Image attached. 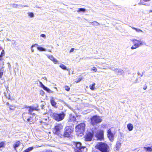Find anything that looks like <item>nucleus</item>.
Listing matches in <instances>:
<instances>
[{
	"label": "nucleus",
	"mask_w": 152,
	"mask_h": 152,
	"mask_svg": "<svg viewBox=\"0 0 152 152\" xmlns=\"http://www.w3.org/2000/svg\"><path fill=\"white\" fill-rule=\"evenodd\" d=\"M96 147L102 152H109V147L107 144L102 142L98 143Z\"/></svg>",
	"instance_id": "obj_1"
},
{
	"label": "nucleus",
	"mask_w": 152,
	"mask_h": 152,
	"mask_svg": "<svg viewBox=\"0 0 152 152\" xmlns=\"http://www.w3.org/2000/svg\"><path fill=\"white\" fill-rule=\"evenodd\" d=\"M85 124L84 123H80L75 127V131L79 134L83 133L85 130Z\"/></svg>",
	"instance_id": "obj_2"
},
{
	"label": "nucleus",
	"mask_w": 152,
	"mask_h": 152,
	"mask_svg": "<svg viewBox=\"0 0 152 152\" xmlns=\"http://www.w3.org/2000/svg\"><path fill=\"white\" fill-rule=\"evenodd\" d=\"M74 128L72 126H67L64 129V135L65 137H69L73 131Z\"/></svg>",
	"instance_id": "obj_3"
},
{
	"label": "nucleus",
	"mask_w": 152,
	"mask_h": 152,
	"mask_svg": "<svg viewBox=\"0 0 152 152\" xmlns=\"http://www.w3.org/2000/svg\"><path fill=\"white\" fill-rule=\"evenodd\" d=\"M91 124L94 126L96 124L102 122V119L99 116L94 115L91 118Z\"/></svg>",
	"instance_id": "obj_4"
},
{
	"label": "nucleus",
	"mask_w": 152,
	"mask_h": 152,
	"mask_svg": "<svg viewBox=\"0 0 152 152\" xmlns=\"http://www.w3.org/2000/svg\"><path fill=\"white\" fill-rule=\"evenodd\" d=\"M53 117L54 119L58 121L62 120L65 115V114L64 112H62L59 114L53 113Z\"/></svg>",
	"instance_id": "obj_5"
},
{
	"label": "nucleus",
	"mask_w": 152,
	"mask_h": 152,
	"mask_svg": "<svg viewBox=\"0 0 152 152\" xmlns=\"http://www.w3.org/2000/svg\"><path fill=\"white\" fill-rule=\"evenodd\" d=\"M132 41L134 44V45L131 47V49L132 50L137 48L143 44L142 41L134 39L132 40Z\"/></svg>",
	"instance_id": "obj_6"
},
{
	"label": "nucleus",
	"mask_w": 152,
	"mask_h": 152,
	"mask_svg": "<svg viewBox=\"0 0 152 152\" xmlns=\"http://www.w3.org/2000/svg\"><path fill=\"white\" fill-rule=\"evenodd\" d=\"M62 128V124H58L55 126L53 132L55 134L58 135L60 133L61 130Z\"/></svg>",
	"instance_id": "obj_7"
},
{
	"label": "nucleus",
	"mask_w": 152,
	"mask_h": 152,
	"mask_svg": "<svg viewBox=\"0 0 152 152\" xmlns=\"http://www.w3.org/2000/svg\"><path fill=\"white\" fill-rule=\"evenodd\" d=\"M76 148L75 149V152H82V150L85 148V147L81 146V144L80 142L75 143Z\"/></svg>",
	"instance_id": "obj_8"
},
{
	"label": "nucleus",
	"mask_w": 152,
	"mask_h": 152,
	"mask_svg": "<svg viewBox=\"0 0 152 152\" xmlns=\"http://www.w3.org/2000/svg\"><path fill=\"white\" fill-rule=\"evenodd\" d=\"M94 136V134L91 132L87 134L84 136L85 140L87 141H89L91 140Z\"/></svg>",
	"instance_id": "obj_9"
},
{
	"label": "nucleus",
	"mask_w": 152,
	"mask_h": 152,
	"mask_svg": "<svg viewBox=\"0 0 152 152\" xmlns=\"http://www.w3.org/2000/svg\"><path fill=\"white\" fill-rule=\"evenodd\" d=\"M36 107H33L31 106H30V107H29V109L28 110L29 113L30 115H33L34 116L35 115V113H33L32 112L34 110H36L37 111H38V109H37V107H38V105L37 104Z\"/></svg>",
	"instance_id": "obj_10"
},
{
	"label": "nucleus",
	"mask_w": 152,
	"mask_h": 152,
	"mask_svg": "<svg viewBox=\"0 0 152 152\" xmlns=\"http://www.w3.org/2000/svg\"><path fill=\"white\" fill-rule=\"evenodd\" d=\"M114 134H113L111 131L110 129H109L107 131V135L108 138L111 141H113L114 137Z\"/></svg>",
	"instance_id": "obj_11"
},
{
	"label": "nucleus",
	"mask_w": 152,
	"mask_h": 152,
	"mask_svg": "<svg viewBox=\"0 0 152 152\" xmlns=\"http://www.w3.org/2000/svg\"><path fill=\"white\" fill-rule=\"evenodd\" d=\"M104 132L102 130H101L96 133L95 136L99 140H101L103 138Z\"/></svg>",
	"instance_id": "obj_12"
},
{
	"label": "nucleus",
	"mask_w": 152,
	"mask_h": 152,
	"mask_svg": "<svg viewBox=\"0 0 152 152\" xmlns=\"http://www.w3.org/2000/svg\"><path fill=\"white\" fill-rule=\"evenodd\" d=\"M48 58L52 61L54 64H57L58 61L52 55H46Z\"/></svg>",
	"instance_id": "obj_13"
},
{
	"label": "nucleus",
	"mask_w": 152,
	"mask_h": 152,
	"mask_svg": "<svg viewBox=\"0 0 152 152\" xmlns=\"http://www.w3.org/2000/svg\"><path fill=\"white\" fill-rule=\"evenodd\" d=\"M20 143V142L19 141H16L15 142L13 145V147L15 150H16V148L19 147Z\"/></svg>",
	"instance_id": "obj_14"
},
{
	"label": "nucleus",
	"mask_w": 152,
	"mask_h": 152,
	"mask_svg": "<svg viewBox=\"0 0 152 152\" xmlns=\"http://www.w3.org/2000/svg\"><path fill=\"white\" fill-rule=\"evenodd\" d=\"M115 72H117L119 74L122 75L124 72L123 70L121 69L116 68L114 70Z\"/></svg>",
	"instance_id": "obj_15"
},
{
	"label": "nucleus",
	"mask_w": 152,
	"mask_h": 152,
	"mask_svg": "<svg viewBox=\"0 0 152 152\" xmlns=\"http://www.w3.org/2000/svg\"><path fill=\"white\" fill-rule=\"evenodd\" d=\"M75 120L76 118L75 117L74 115H71L69 118V121L74 122V121H75Z\"/></svg>",
	"instance_id": "obj_16"
},
{
	"label": "nucleus",
	"mask_w": 152,
	"mask_h": 152,
	"mask_svg": "<svg viewBox=\"0 0 152 152\" xmlns=\"http://www.w3.org/2000/svg\"><path fill=\"white\" fill-rule=\"evenodd\" d=\"M143 148L145 149L146 151L151 152L152 151V145L151 147H144Z\"/></svg>",
	"instance_id": "obj_17"
},
{
	"label": "nucleus",
	"mask_w": 152,
	"mask_h": 152,
	"mask_svg": "<svg viewBox=\"0 0 152 152\" xmlns=\"http://www.w3.org/2000/svg\"><path fill=\"white\" fill-rule=\"evenodd\" d=\"M127 127L128 130L129 131H132L133 129V125L132 124H131V123L128 124H127Z\"/></svg>",
	"instance_id": "obj_18"
},
{
	"label": "nucleus",
	"mask_w": 152,
	"mask_h": 152,
	"mask_svg": "<svg viewBox=\"0 0 152 152\" xmlns=\"http://www.w3.org/2000/svg\"><path fill=\"white\" fill-rule=\"evenodd\" d=\"M51 99L50 100V103L52 106L55 107L56 104V103L53 100V98H51Z\"/></svg>",
	"instance_id": "obj_19"
},
{
	"label": "nucleus",
	"mask_w": 152,
	"mask_h": 152,
	"mask_svg": "<svg viewBox=\"0 0 152 152\" xmlns=\"http://www.w3.org/2000/svg\"><path fill=\"white\" fill-rule=\"evenodd\" d=\"M121 146V143H120L119 142H117L116 144L115 147V150L117 151H118L119 150V148H120Z\"/></svg>",
	"instance_id": "obj_20"
},
{
	"label": "nucleus",
	"mask_w": 152,
	"mask_h": 152,
	"mask_svg": "<svg viewBox=\"0 0 152 152\" xmlns=\"http://www.w3.org/2000/svg\"><path fill=\"white\" fill-rule=\"evenodd\" d=\"M37 49L40 51H46L47 50L46 49H45L43 47H39V45L38 46H37Z\"/></svg>",
	"instance_id": "obj_21"
},
{
	"label": "nucleus",
	"mask_w": 152,
	"mask_h": 152,
	"mask_svg": "<svg viewBox=\"0 0 152 152\" xmlns=\"http://www.w3.org/2000/svg\"><path fill=\"white\" fill-rule=\"evenodd\" d=\"M86 10L85 8H80L78 9V10H77V12H85Z\"/></svg>",
	"instance_id": "obj_22"
},
{
	"label": "nucleus",
	"mask_w": 152,
	"mask_h": 152,
	"mask_svg": "<svg viewBox=\"0 0 152 152\" xmlns=\"http://www.w3.org/2000/svg\"><path fill=\"white\" fill-rule=\"evenodd\" d=\"M89 23H91V24L93 25L94 26H97L99 25H100L99 23L97 22L96 21H94L93 22H89Z\"/></svg>",
	"instance_id": "obj_23"
},
{
	"label": "nucleus",
	"mask_w": 152,
	"mask_h": 152,
	"mask_svg": "<svg viewBox=\"0 0 152 152\" xmlns=\"http://www.w3.org/2000/svg\"><path fill=\"white\" fill-rule=\"evenodd\" d=\"M33 149V147H31L26 149L23 152H29L32 151Z\"/></svg>",
	"instance_id": "obj_24"
},
{
	"label": "nucleus",
	"mask_w": 152,
	"mask_h": 152,
	"mask_svg": "<svg viewBox=\"0 0 152 152\" xmlns=\"http://www.w3.org/2000/svg\"><path fill=\"white\" fill-rule=\"evenodd\" d=\"M3 67H1L0 68V78L2 77L3 74L4 69H3Z\"/></svg>",
	"instance_id": "obj_25"
},
{
	"label": "nucleus",
	"mask_w": 152,
	"mask_h": 152,
	"mask_svg": "<svg viewBox=\"0 0 152 152\" xmlns=\"http://www.w3.org/2000/svg\"><path fill=\"white\" fill-rule=\"evenodd\" d=\"M42 88L45 90L46 91L48 92H50L51 90L50 89L45 86L44 85H43Z\"/></svg>",
	"instance_id": "obj_26"
},
{
	"label": "nucleus",
	"mask_w": 152,
	"mask_h": 152,
	"mask_svg": "<svg viewBox=\"0 0 152 152\" xmlns=\"http://www.w3.org/2000/svg\"><path fill=\"white\" fill-rule=\"evenodd\" d=\"M150 0H140V4H142L146 5L147 4H145L143 1L147 2L150 1Z\"/></svg>",
	"instance_id": "obj_27"
},
{
	"label": "nucleus",
	"mask_w": 152,
	"mask_h": 152,
	"mask_svg": "<svg viewBox=\"0 0 152 152\" xmlns=\"http://www.w3.org/2000/svg\"><path fill=\"white\" fill-rule=\"evenodd\" d=\"M131 27L132 29H133L134 30H135L137 32H143V31L142 30H140V29H139V28H134V27Z\"/></svg>",
	"instance_id": "obj_28"
},
{
	"label": "nucleus",
	"mask_w": 152,
	"mask_h": 152,
	"mask_svg": "<svg viewBox=\"0 0 152 152\" xmlns=\"http://www.w3.org/2000/svg\"><path fill=\"white\" fill-rule=\"evenodd\" d=\"M59 66L63 69L67 70L66 69V67L63 64H61Z\"/></svg>",
	"instance_id": "obj_29"
},
{
	"label": "nucleus",
	"mask_w": 152,
	"mask_h": 152,
	"mask_svg": "<svg viewBox=\"0 0 152 152\" xmlns=\"http://www.w3.org/2000/svg\"><path fill=\"white\" fill-rule=\"evenodd\" d=\"M5 144L4 142H0V149L1 148H4Z\"/></svg>",
	"instance_id": "obj_30"
},
{
	"label": "nucleus",
	"mask_w": 152,
	"mask_h": 152,
	"mask_svg": "<svg viewBox=\"0 0 152 152\" xmlns=\"http://www.w3.org/2000/svg\"><path fill=\"white\" fill-rule=\"evenodd\" d=\"M28 15L31 18H33L34 16L33 13L32 12H28Z\"/></svg>",
	"instance_id": "obj_31"
},
{
	"label": "nucleus",
	"mask_w": 152,
	"mask_h": 152,
	"mask_svg": "<svg viewBox=\"0 0 152 152\" xmlns=\"http://www.w3.org/2000/svg\"><path fill=\"white\" fill-rule=\"evenodd\" d=\"M39 45L37 44H35L32 45L31 46V51L33 52L34 51V50L33 49V48L34 47H37V46H38Z\"/></svg>",
	"instance_id": "obj_32"
},
{
	"label": "nucleus",
	"mask_w": 152,
	"mask_h": 152,
	"mask_svg": "<svg viewBox=\"0 0 152 152\" xmlns=\"http://www.w3.org/2000/svg\"><path fill=\"white\" fill-rule=\"evenodd\" d=\"M95 84L94 83H93L92 85H90V88L92 90H93L94 89V86Z\"/></svg>",
	"instance_id": "obj_33"
},
{
	"label": "nucleus",
	"mask_w": 152,
	"mask_h": 152,
	"mask_svg": "<svg viewBox=\"0 0 152 152\" xmlns=\"http://www.w3.org/2000/svg\"><path fill=\"white\" fill-rule=\"evenodd\" d=\"M12 7H13L16 8L18 6H21L20 5H18L15 4H12Z\"/></svg>",
	"instance_id": "obj_34"
},
{
	"label": "nucleus",
	"mask_w": 152,
	"mask_h": 152,
	"mask_svg": "<svg viewBox=\"0 0 152 152\" xmlns=\"http://www.w3.org/2000/svg\"><path fill=\"white\" fill-rule=\"evenodd\" d=\"M5 54V52L4 50H2L1 51V53L0 56L1 57H3Z\"/></svg>",
	"instance_id": "obj_35"
},
{
	"label": "nucleus",
	"mask_w": 152,
	"mask_h": 152,
	"mask_svg": "<svg viewBox=\"0 0 152 152\" xmlns=\"http://www.w3.org/2000/svg\"><path fill=\"white\" fill-rule=\"evenodd\" d=\"M70 88L68 86H66L65 87V89L67 91H69L70 90Z\"/></svg>",
	"instance_id": "obj_36"
},
{
	"label": "nucleus",
	"mask_w": 152,
	"mask_h": 152,
	"mask_svg": "<svg viewBox=\"0 0 152 152\" xmlns=\"http://www.w3.org/2000/svg\"><path fill=\"white\" fill-rule=\"evenodd\" d=\"M92 70L94 71L95 72H96V71L97 70V69H96V67H95L94 66L92 68Z\"/></svg>",
	"instance_id": "obj_37"
},
{
	"label": "nucleus",
	"mask_w": 152,
	"mask_h": 152,
	"mask_svg": "<svg viewBox=\"0 0 152 152\" xmlns=\"http://www.w3.org/2000/svg\"><path fill=\"white\" fill-rule=\"evenodd\" d=\"M44 91L42 90H41L40 91V94L42 96L44 95Z\"/></svg>",
	"instance_id": "obj_38"
},
{
	"label": "nucleus",
	"mask_w": 152,
	"mask_h": 152,
	"mask_svg": "<svg viewBox=\"0 0 152 152\" xmlns=\"http://www.w3.org/2000/svg\"><path fill=\"white\" fill-rule=\"evenodd\" d=\"M40 36L43 38H45L46 37V35L44 34H42L40 35Z\"/></svg>",
	"instance_id": "obj_39"
},
{
	"label": "nucleus",
	"mask_w": 152,
	"mask_h": 152,
	"mask_svg": "<svg viewBox=\"0 0 152 152\" xmlns=\"http://www.w3.org/2000/svg\"><path fill=\"white\" fill-rule=\"evenodd\" d=\"M44 105L43 104L41 105L40 107H41V109H43L44 108Z\"/></svg>",
	"instance_id": "obj_40"
},
{
	"label": "nucleus",
	"mask_w": 152,
	"mask_h": 152,
	"mask_svg": "<svg viewBox=\"0 0 152 152\" xmlns=\"http://www.w3.org/2000/svg\"><path fill=\"white\" fill-rule=\"evenodd\" d=\"M7 64H8V67L9 68V69H10L11 68V66L10 65V64L9 63H7Z\"/></svg>",
	"instance_id": "obj_41"
},
{
	"label": "nucleus",
	"mask_w": 152,
	"mask_h": 152,
	"mask_svg": "<svg viewBox=\"0 0 152 152\" xmlns=\"http://www.w3.org/2000/svg\"><path fill=\"white\" fill-rule=\"evenodd\" d=\"M74 49H74V48H71V49L70 50V53H71V52H73L74 51Z\"/></svg>",
	"instance_id": "obj_42"
},
{
	"label": "nucleus",
	"mask_w": 152,
	"mask_h": 152,
	"mask_svg": "<svg viewBox=\"0 0 152 152\" xmlns=\"http://www.w3.org/2000/svg\"><path fill=\"white\" fill-rule=\"evenodd\" d=\"M109 69H111L112 70H113V71H114V70L115 69V68H113V67H109Z\"/></svg>",
	"instance_id": "obj_43"
},
{
	"label": "nucleus",
	"mask_w": 152,
	"mask_h": 152,
	"mask_svg": "<svg viewBox=\"0 0 152 152\" xmlns=\"http://www.w3.org/2000/svg\"><path fill=\"white\" fill-rule=\"evenodd\" d=\"M81 80V79L80 78L78 79L76 83H78V82H80Z\"/></svg>",
	"instance_id": "obj_44"
},
{
	"label": "nucleus",
	"mask_w": 152,
	"mask_h": 152,
	"mask_svg": "<svg viewBox=\"0 0 152 152\" xmlns=\"http://www.w3.org/2000/svg\"><path fill=\"white\" fill-rule=\"evenodd\" d=\"M7 104L8 105H9V106L10 107H13V106L12 105H10V104H9L8 103H7Z\"/></svg>",
	"instance_id": "obj_45"
},
{
	"label": "nucleus",
	"mask_w": 152,
	"mask_h": 152,
	"mask_svg": "<svg viewBox=\"0 0 152 152\" xmlns=\"http://www.w3.org/2000/svg\"><path fill=\"white\" fill-rule=\"evenodd\" d=\"M3 57H1L0 56V60L1 61H2L4 59L3 58H2Z\"/></svg>",
	"instance_id": "obj_46"
},
{
	"label": "nucleus",
	"mask_w": 152,
	"mask_h": 152,
	"mask_svg": "<svg viewBox=\"0 0 152 152\" xmlns=\"http://www.w3.org/2000/svg\"><path fill=\"white\" fill-rule=\"evenodd\" d=\"M39 83H40V84L41 85V86L42 87V86H43V85H43V84L41 82H39Z\"/></svg>",
	"instance_id": "obj_47"
},
{
	"label": "nucleus",
	"mask_w": 152,
	"mask_h": 152,
	"mask_svg": "<svg viewBox=\"0 0 152 152\" xmlns=\"http://www.w3.org/2000/svg\"><path fill=\"white\" fill-rule=\"evenodd\" d=\"M147 88V86H144L143 88V89L144 90H145L146 89V88Z\"/></svg>",
	"instance_id": "obj_48"
},
{
	"label": "nucleus",
	"mask_w": 152,
	"mask_h": 152,
	"mask_svg": "<svg viewBox=\"0 0 152 152\" xmlns=\"http://www.w3.org/2000/svg\"><path fill=\"white\" fill-rule=\"evenodd\" d=\"M26 114H27V113H23L22 114V116L23 117Z\"/></svg>",
	"instance_id": "obj_49"
},
{
	"label": "nucleus",
	"mask_w": 152,
	"mask_h": 152,
	"mask_svg": "<svg viewBox=\"0 0 152 152\" xmlns=\"http://www.w3.org/2000/svg\"><path fill=\"white\" fill-rule=\"evenodd\" d=\"M21 6L23 7H28V5H23V6Z\"/></svg>",
	"instance_id": "obj_50"
},
{
	"label": "nucleus",
	"mask_w": 152,
	"mask_h": 152,
	"mask_svg": "<svg viewBox=\"0 0 152 152\" xmlns=\"http://www.w3.org/2000/svg\"><path fill=\"white\" fill-rule=\"evenodd\" d=\"M138 82V81H137V79L136 80H135V81L134 82V83H137Z\"/></svg>",
	"instance_id": "obj_51"
},
{
	"label": "nucleus",
	"mask_w": 152,
	"mask_h": 152,
	"mask_svg": "<svg viewBox=\"0 0 152 152\" xmlns=\"http://www.w3.org/2000/svg\"><path fill=\"white\" fill-rule=\"evenodd\" d=\"M30 118H28L27 119V121H28L29 122V121H30Z\"/></svg>",
	"instance_id": "obj_52"
},
{
	"label": "nucleus",
	"mask_w": 152,
	"mask_h": 152,
	"mask_svg": "<svg viewBox=\"0 0 152 152\" xmlns=\"http://www.w3.org/2000/svg\"><path fill=\"white\" fill-rule=\"evenodd\" d=\"M7 40L8 41H11V40L8 38H7Z\"/></svg>",
	"instance_id": "obj_53"
},
{
	"label": "nucleus",
	"mask_w": 152,
	"mask_h": 152,
	"mask_svg": "<svg viewBox=\"0 0 152 152\" xmlns=\"http://www.w3.org/2000/svg\"><path fill=\"white\" fill-rule=\"evenodd\" d=\"M9 108H10V110H14V109H12V108L11 107H10Z\"/></svg>",
	"instance_id": "obj_54"
},
{
	"label": "nucleus",
	"mask_w": 152,
	"mask_h": 152,
	"mask_svg": "<svg viewBox=\"0 0 152 152\" xmlns=\"http://www.w3.org/2000/svg\"><path fill=\"white\" fill-rule=\"evenodd\" d=\"M149 12H152V10H149Z\"/></svg>",
	"instance_id": "obj_55"
},
{
	"label": "nucleus",
	"mask_w": 152,
	"mask_h": 152,
	"mask_svg": "<svg viewBox=\"0 0 152 152\" xmlns=\"http://www.w3.org/2000/svg\"><path fill=\"white\" fill-rule=\"evenodd\" d=\"M138 75H140V72H138Z\"/></svg>",
	"instance_id": "obj_56"
},
{
	"label": "nucleus",
	"mask_w": 152,
	"mask_h": 152,
	"mask_svg": "<svg viewBox=\"0 0 152 152\" xmlns=\"http://www.w3.org/2000/svg\"><path fill=\"white\" fill-rule=\"evenodd\" d=\"M48 51L49 52H51V51L50 50H48Z\"/></svg>",
	"instance_id": "obj_57"
},
{
	"label": "nucleus",
	"mask_w": 152,
	"mask_h": 152,
	"mask_svg": "<svg viewBox=\"0 0 152 152\" xmlns=\"http://www.w3.org/2000/svg\"><path fill=\"white\" fill-rule=\"evenodd\" d=\"M38 8H40V7H37Z\"/></svg>",
	"instance_id": "obj_58"
},
{
	"label": "nucleus",
	"mask_w": 152,
	"mask_h": 152,
	"mask_svg": "<svg viewBox=\"0 0 152 152\" xmlns=\"http://www.w3.org/2000/svg\"><path fill=\"white\" fill-rule=\"evenodd\" d=\"M141 77L142 76V74L141 75Z\"/></svg>",
	"instance_id": "obj_59"
}]
</instances>
